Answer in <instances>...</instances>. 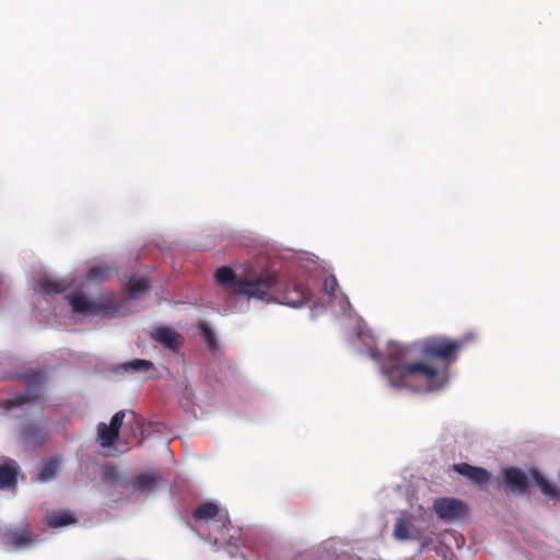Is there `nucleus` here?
Listing matches in <instances>:
<instances>
[{"mask_svg": "<svg viewBox=\"0 0 560 560\" xmlns=\"http://www.w3.org/2000/svg\"><path fill=\"white\" fill-rule=\"evenodd\" d=\"M120 303L114 295H107L103 299L94 301L93 315H103L105 317H115L120 314Z\"/></svg>", "mask_w": 560, "mask_h": 560, "instance_id": "obj_11", "label": "nucleus"}, {"mask_svg": "<svg viewBox=\"0 0 560 560\" xmlns=\"http://www.w3.org/2000/svg\"><path fill=\"white\" fill-rule=\"evenodd\" d=\"M150 337L155 342L161 343L174 352H177L184 342V338L180 334H178L175 329L165 326L154 328L150 332Z\"/></svg>", "mask_w": 560, "mask_h": 560, "instance_id": "obj_6", "label": "nucleus"}, {"mask_svg": "<svg viewBox=\"0 0 560 560\" xmlns=\"http://www.w3.org/2000/svg\"><path fill=\"white\" fill-rule=\"evenodd\" d=\"M462 342L444 336H432L411 345L389 342L388 365L383 373L397 388H411L416 384L428 392L444 388L448 381V368L456 361Z\"/></svg>", "mask_w": 560, "mask_h": 560, "instance_id": "obj_1", "label": "nucleus"}, {"mask_svg": "<svg viewBox=\"0 0 560 560\" xmlns=\"http://www.w3.org/2000/svg\"><path fill=\"white\" fill-rule=\"evenodd\" d=\"M530 474L545 497L552 501H560V489L550 485L536 468H532Z\"/></svg>", "mask_w": 560, "mask_h": 560, "instance_id": "obj_13", "label": "nucleus"}, {"mask_svg": "<svg viewBox=\"0 0 560 560\" xmlns=\"http://www.w3.org/2000/svg\"><path fill=\"white\" fill-rule=\"evenodd\" d=\"M109 276L110 268L106 266H94L86 273V278L90 281H103Z\"/></svg>", "mask_w": 560, "mask_h": 560, "instance_id": "obj_23", "label": "nucleus"}, {"mask_svg": "<svg viewBox=\"0 0 560 560\" xmlns=\"http://www.w3.org/2000/svg\"><path fill=\"white\" fill-rule=\"evenodd\" d=\"M68 300L73 312L93 315L94 301L89 300L85 295L72 294L68 296Z\"/></svg>", "mask_w": 560, "mask_h": 560, "instance_id": "obj_16", "label": "nucleus"}, {"mask_svg": "<svg viewBox=\"0 0 560 560\" xmlns=\"http://www.w3.org/2000/svg\"><path fill=\"white\" fill-rule=\"evenodd\" d=\"M40 386L37 384H33L31 380L28 381V388L25 394L15 395L12 398L5 399L2 401V407L5 410H12L16 407H21L25 404L33 402L40 397Z\"/></svg>", "mask_w": 560, "mask_h": 560, "instance_id": "obj_9", "label": "nucleus"}, {"mask_svg": "<svg viewBox=\"0 0 560 560\" xmlns=\"http://www.w3.org/2000/svg\"><path fill=\"white\" fill-rule=\"evenodd\" d=\"M219 515L220 509L213 502H203L192 512V517L197 522H208L210 520H215Z\"/></svg>", "mask_w": 560, "mask_h": 560, "instance_id": "obj_15", "label": "nucleus"}, {"mask_svg": "<svg viewBox=\"0 0 560 560\" xmlns=\"http://www.w3.org/2000/svg\"><path fill=\"white\" fill-rule=\"evenodd\" d=\"M433 509L438 516L445 522L459 520L467 514L466 504L455 498L438 499L433 504Z\"/></svg>", "mask_w": 560, "mask_h": 560, "instance_id": "obj_4", "label": "nucleus"}, {"mask_svg": "<svg viewBox=\"0 0 560 560\" xmlns=\"http://www.w3.org/2000/svg\"><path fill=\"white\" fill-rule=\"evenodd\" d=\"M59 468V460L58 459H50L43 469L40 470L38 475V479L40 481H47L56 477L57 471Z\"/></svg>", "mask_w": 560, "mask_h": 560, "instance_id": "obj_22", "label": "nucleus"}, {"mask_svg": "<svg viewBox=\"0 0 560 560\" xmlns=\"http://www.w3.org/2000/svg\"><path fill=\"white\" fill-rule=\"evenodd\" d=\"M101 477L102 480L110 487L119 486L122 489L128 488V479L122 478L118 468L115 466H103L101 470Z\"/></svg>", "mask_w": 560, "mask_h": 560, "instance_id": "obj_14", "label": "nucleus"}, {"mask_svg": "<svg viewBox=\"0 0 560 560\" xmlns=\"http://www.w3.org/2000/svg\"><path fill=\"white\" fill-rule=\"evenodd\" d=\"M42 289L45 293H62L67 290L68 284L63 280L44 279L40 281Z\"/></svg>", "mask_w": 560, "mask_h": 560, "instance_id": "obj_19", "label": "nucleus"}, {"mask_svg": "<svg viewBox=\"0 0 560 560\" xmlns=\"http://www.w3.org/2000/svg\"><path fill=\"white\" fill-rule=\"evenodd\" d=\"M394 536L396 539L406 540L410 537V522L404 517L397 518L394 526Z\"/></svg>", "mask_w": 560, "mask_h": 560, "instance_id": "obj_21", "label": "nucleus"}, {"mask_svg": "<svg viewBox=\"0 0 560 560\" xmlns=\"http://www.w3.org/2000/svg\"><path fill=\"white\" fill-rule=\"evenodd\" d=\"M218 285L235 296L257 300L267 304L279 302L292 307H301L310 301L311 292L302 282H284L276 270L265 268L259 273L250 270L236 275L228 266L214 273Z\"/></svg>", "mask_w": 560, "mask_h": 560, "instance_id": "obj_2", "label": "nucleus"}, {"mask_svg": "<svg viewBox=\"0 0 560 560\" xmlns=\"http://www.w3.org/2000/svg\"><path fill=\"white\" fill-rule=\"evenodd\" d=\"M503 478L506 487L514 493L523 494L528 488L527 476L520 468H505L503 470Z\"/></svg>", "mask_w": 560, "mask_h": 560, "instance_id": "obj_8", "label": "nucleus"}, {"mask_svg": "<svg viewBox=\"0 0 560 560\" xmlns=\"http://www.w3.org/2000/svg\"><path fill=\"white\" fill-rule=\"evenodd\" d=\"M16 475L18 469L14 460L0 464V489H14Z\"/></svg>", "mask_w": 560, "mask_h": 560, "instance_id": "obj_12", "label": "nucleus"}, {"mask_svg": "<svg viewBox=\"0 0 560 560\" xmlns=\"http://www.w3.org/2000/svg\"><path fill=\"white\" fill-rule=\"evenodd\" d=\"M161 480L158 474H140L128 480V487L139 493H151L158 487V481Z\"/></svg>", "mask_w": 560, "mask_h": 560, "instance_id": "obj_10", "label": "nucleus"}, {"mask_svg": "<svg viewBox=\"0 0 560 560\" xmlns=\"http://www.w3.org/2000/svg\"><path fill=\"white\" fill-rule=\"evenodd\" d=\"M77 520L72 514L60 512L48 516L47 523L51 528H58L74 523Z\"/></svg>", "mask_w": 560, "mask_h": 560, "instance_id": "obj_18", "label": "nucleus"}, {"mask_svg": "<svg viewBox=\"0 0 560 560\" xmlns=\"http://www.w3.org/2000/svg\"><path fill=\"white\" fill-rule=\"evenodd\" d=\"M125 417L126 412L120 410L112 417L109 424H106L105 422H100L97 424V441L102 447H110L115 444L119 438V431L122 427Z\"/></svg>", "mask_w": 560, "mask_h": 560, "instance_id": "obj_5", "label": "nucleus"}, {"mask_svg": "<svg viewBox=\"0 0 560 560\" xmlns=\"http://www.w3.org/2000/svg\"><path fill=\"white\" fill-rule=\"evenodd\" d=\"M205 335H206L207 341L210 342L211 332L208 331L207 329H205Z\"/></svg>", "mask_w": 560, "mask_h": 560, "instance_id": "obj_25", "label": "nucleus"}, {"mask_svg": "<svg viewBox=\"0 0 560 560\" xmlns=\"http://www.w3.org/2000/svg\"><path fill=\"white\" fill-rule=\"evenodd\" d=\"M323 289L328 296H336V292L338 290V281L334 275H330L324 279Z\"/></svg>", "mask_w": 560, "mask_h": 560, "instance_id": "obj_24", "label": "nucleus"}, {"mask_svg": "<svg viewBox=\"0 0 560 560\" xmlns=\"http://www.w3.org/2000/svg\"><path fill=\"white\" fill-rule=\"evenodd\" d=\"M2 544L11 546L14 549H24L31 547L36 540V535L33 533L28 523H23L20 526L5 527L1 533Z\"/></svg>", "mask_w": 560, "mask_h": 560, "instance_id": "obj_3", "label": "nucleus"}, {"mask_svg": "<svg viewBox=\"0 0 560 560\" xmlns=\"http://www.w3.org/2000/svg\"><path fill=\"white\" fill-rule=\"evenodd\" d=\"M149 287L150 284L147 279L140 277H131L127 283L128 298L138 299L149 289Z\"/></svg>", "mask_w": 560, "mask_h": 560, "instance_id": "obj_17", "label": "nucleus"}, {"mask_svg": "<svg viewBox=\"0 0 560 560\" xmlns=\"http://www.w3.org/2000/svg\"><path fill=\"white\" fill-rule=\"evenodd\" d=\"M453 470L459 474L460 476L465 477L471 483L479 487L489 483L491 479V474L487 469L482 467L471 466L470 464L467 463L454 464Z\"/></svg>", "mask_w": 560, "mask_h": 560, "instance_id": "obj_7", "label": "nucleus"}, {"mask_svg": "<svg viewBox=\"0 0 560 560\" xmlns=\"http://www.w3.org/2000/svg\"><path fill=\"white\" fill-rule=\"evenodd\" d=\"M122 369L129 373L148 372L149 370L153 369V363L143 359H135L124 363Z\"/></svg>", "mask_w": 560, "mask_h": 560, "instance_id": "obj_20", "label": "nucleus"}]
</instances>
